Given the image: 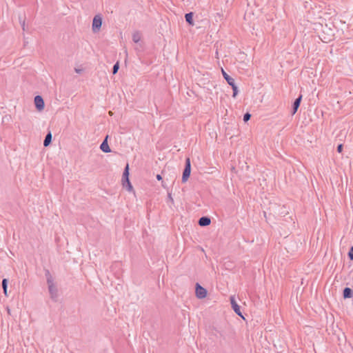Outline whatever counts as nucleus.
<instances>
[{"instance_id":"f257e3e1","label":"nucleus","mask_w":353,"mask_h":353,"mask_svg":"<svg viewBox=\"0 0 353 353\" xmlns=\"http://www.w3.org/2000/svg\"><path fill=\"white\" fill-rule=\"evenodd\" d=\"M46 276L47 283L48 285V290L50 295V298L54 301H57L58 298V290L54 283L53 278L50 274L49 270H46Z\"/></svg>"},{"instance_id":"f03ea898","label":"nucleus","mask_w":353,"mask_h":353,"mask_svg":"<svg viewBox=\"0 0 353 353\" xmlns=\"http://www.w3.org/2000/svg\"><path fill=\"white\" fill-rule=\"evenodd\" d=\"M195 294L198 299H204L207 296V290L199 283H196L195 285Z\"/></svg>"},{"instance_id":"7ed1b4c3","label":"nucleus","mask_w":353,"mask_h":353,"mask_svg":"<svg viewBox=\"0 0 353 353\" xmlns=\"http://www.w3.org/2000/svg\"><path fill=\"white\" fill-rule=\"evenodd\" d=\"M102 25V19L99 15L94 16L92 21V30L94 32H98Z\"/></svg>"},{"instance_id":"20e7f679","label":"nucleus","mask_w":353,"mask_h":353,"mask_svg":"<svg viewBox=\"0 0 353 353\" xmlns=\"http://www.w3.org/2000/svg\"><path fill=\"white\" fill-rule=\"evenodd\" d=\"M121 183L123 188L125 189L130 192H134L132 183L130 181V178H122Z\"/></svg>"},{"instance_id":"39448f33","label":"nucleus","mask_w":353,"mask_h":353,"mask_svg":"<svg viewBox=\"0 0 353 353\" xmlns=\"http://www.w3.org/2000/svg\"><path fill=\"white\" fill-rule=\"evenodd\" d=\"M230 303L232 305V307L233 310L235 312V313L239 315V316L243 317L242 313L240 310L239 305L237 304L235 298L234 296H230Z\"/></svg>"},{"instance_id":"423d86ee","label":"nucleus","mask_w":353,"mask_h":353,"mask_svg":"<svg viewBox=\"0 0 353 353\" xmlns=\"http://www.w3.org/2000/svg\"><path fill=\"white\" fill-rule=\"evenodd\" d=\"M34 104L37 109L39 111L43 110L45 103L42 97L37 95L34 97Z\"/></svg>"},{"instance_id":"0eeeda50","label":"nucleus","mask_w":353,"mask_h":353,"mask_svg":"<svg viewBox=\"0 0 353 353\" xmlns=\"http://www.w3.org/2000/svg\"><path fill=\"white\" fill-rule=\"evenodd\" d=\"M190 173H191L190 160V158H187L185 159V168L183 172L182 176H183V177L190 176Z\"/></svg>"},{"instance_id":"6e6552de","label":"nucleus","mask_w":353,"mask_h":353,"mask_svg":"<svg viewBox=\"0 0 353 353\" xmlns=\"http://www.w3.org/2000/svg\"><path fill=\"white\" fill-rule=\"evenodd\" d=\"M109 136L107 135L100 145V149L105 153L111 152V150L108 145V139Z\"/></svg>"},{"instance_id":"1a4fd4ad","label":"nucleus","mask_w":353,"mask_h":353,"mask_svg":"<svg viewBox=\"0 0 353 353\" xmlns=\"http://www.w3.org/2000/svg\"><path fill=\"white\" fill-rule=\"evenodd\" d=\"M301 99H302V95H300L294 101V103H293V105H292V115H294L297 112V110H298V109H299V108L300 106Z\"/></svg>"},{"instance_id":"9d476101","label":"nucleus","mask_w":353,"mask_h":353,"mask_svg":"<svg viewBox=\"0 0 353 353\" xmlns=\"http://www.w3.org/2000/svg\"><path fill=\"white\" fill-rule=\"evenodd\" d=\"M210 223L211 220L208 216H202L199 220V225L200 226H208Z\"/></svg>"},{"instance_id":"9b49d317","label":"nucleus","mask_w":353,"mask_h":353,"mask_svg":"<svg viewBox=\"0 0 353 353\" xmlns=\"http://www.w3.org/2000/svg\"><path fill=\"white\" fill-rule=\"evenodd\" d=\"M344 299H350L353 296V290L350 288H345L343 292Z\"/></svg>"},{"instance_id":"f8f14e48","label":"nucleus","mask_w":353,"mask_h":353,"mask_svg":"<svg viewBox=\"0 0 353 353\" xmlns=\"http://www.w3.org/2000/svg\"><path fill=\"white\" fill-rule=\"evenodd\" d=\"M222 74L224 77V79L226 80L227 83L230 85L235 83L234 79L232 78L230 75H228L223 69H222Z\"/></svg>"},{"instance_id":"ddd939ff","label":"nucleus","mask_w":353,"mask_h":353,"mask_svg":"<svg viewBox=\"0 0 353 353\" xmlns=\"http://www.w3.org/2000/svg\"><path fill=\"white\" fill-rule=\"evenodd\" d=\"M185 19L186 22L188 24H190L191 26L194 25V22H193V12L186 13L185 14Z\"/></svg>"},{"instance_id":"4468645a","label":"nucleus","mask_w":353,"mask_h":353,"mask_svg":"<svg viewBox=\"0 0 353 353\" xmlns=\"http://www.w3.org/2000/svg\"><path fill=\"white\" fill-rule=\"evenodd\" d=\"M51 142H52V133H51V132H49L45 137V139L43 141V145L45 147H47L51 143Z\"/></svg>"},{"instance_id":"2eb2a0df","label":"nucleus","mask_w":353,"mask_h":353,"mask_svg":"<svg viewBox=\"0 0 353 353\" xmlns=\"http://www.w3.org/2000/svg\"><path fill=\"white\" fill-rule=\"evenodd\" d=\"M2 288L4 294L7 296V289H8V279H3L2 281Z\"/></svg>"},{"instance_id":"dca6fc26","label":"nucleus","mask_w":353,"mask_h":353,"mask_svg":"<svg viewBox=\"0 0 353 353\" xmlns=\"http://www.w3.org/2000/svg\"><path fill=\"white\" fill-rule=\"evenodd\" d=\"M141 39L140 34L138 32H136L132 35V40L134 43H138Z\"/></svg>"},{"instance_id":"f3484780","label":"nucleus","mask_w":353,"mask_h":353,"mask_svg":"<svg viewBox=\"0 0 353 353\" xmlns=\"http://www.w3.org/2000/svg\"><path fill=\"white\" fill-rule=\"evenodd\" d=\"M230 86L232 87V90H233L232 97H235L237 95V94H238V88H237L236 85L235 84V83H234L233 84L230 85Z\"/></svg>"},{"instance_id":"a211bd4d","label":"nucleus","mask_w":353,"mask_h":353,"mask_svg":"<svg viewBox=\"0 0 353 353\" xmlns=\"http://www.w3.org/2000/svg\"><path fill=\"white\" fill-rule=\"evenodd\" d=\"M122 176H123V177L129 176V165L128 163L126 164L125 168L123 170Z\"/></svg>"},{"instance_id":"6ab92c4d","label":"nucleus","mask_w":353,"mask_h":353,"mask_svg":"<svg viewBox=\"0 0 353 353\" xmlns=\"http://www.w3.org/2000/svg\"><path fill=\"white\" fill-rule=\"evenodd\" d=\"M119 69V63L117 61L114 65L112 68V74H115L117 73L118 70Z\"/></svg>"},{"instance_id":"aec40b11","label":"nucleus","mask_w":353,"mask_h":353,"mask_svg":"<svg viewBox=\"0 0 353 353\" xmlns=\"http://www.w3.org/2000/svg\"><path fill=\"white\" fill-rule=\"evenodd\" d=\"M251 118V114L249 113V112H246L244 115H243V121L245 122H247Z\"/></svg>"},{"instance_id":"412c9836","label":"nucleus","mask_w":353,"mask_h":353,"mask_svg":"<svg viewBox=\"0 0 353 353\" xmlns=\"http://www.w3.org/2000/svg\"><path fill=\"white\" fill-rule=\"evenodd\" d=\"M343 144H339L337 146V151H338V152H339V153L341 152L342 150H343Z\"/></svg>"},{"instance_id":"4be33fe9","label":"nucleus","mask_w":353,"mask_h":353,"mask_svg":"<svg viewBox=\"0 0 353 353\" xmlns=\"http://www.w3.org/2000/svg\"><path fill=\"white\" fill-rule=\"evenodd\" d=\"M20 23L21 24L23 30H25V20H21L20 19Z\"/></svg>"},{"instance_id":"5701e85b","label":"nucleus","mask_w":353,"mask_h":353,"mask_svg":"<svg viewBox=\"0 0 353 353\" xmlns=\"http://www.w3.org/2000/svg\"><path fill=\"white\" fill-rule=\"evenodd\" d=\"M348 257H349V259H350L351 261H352V260H353V253H352V252H351L350 251H349V252H348Z\"/></svg>"},{"instance_id":"b1692460","label":"nucleus","mask_w":353,"mask_h":353,"mask_svg":"<svg viewBox=\"0 0 353 353\" xmlns=\"http://www.w3.org/2000/svg\"><path fill=\"white\" fill-rule=\"evenodd\" d=\"M182 179V183H186L189 178H181Z\"/></svg>"},{"instance_id":"393cba45","label":"nucleus","mask_w":353,"mask_h":353,"mask_svg":"<svg viewBox=\"0 0 353 353\" xmlns=\"http://www.w3.org/2000/svg\"><path fill=\"white\" fill-rule=\"evenodd\" d=\"M81 71H82V70H81V69L75 68V72H76L77 73H81Z\"/></svg>"},{"instance_id":"a878e982","label":"nucleus","mask_w":353,"mask_h":353,"mask_svg":"<svg viewBox=\"0 0 353 353\" xmlns=\"http://www.w3.org/2000/svg\"><path fill=\"white\" fill-rule=\"evenodd\" d=\"M168 199H169V200H170L171 202H173V199L172 198V196H171V194H168Z\"/></svg>"},{"instance_id":"bb28decb","label":"nucleus","mask_w":353,"mask_h":353,"mask_svg":"<svg viewBox=\"0 0 353 353\" xmlns=\"http://www.w3.org/2000/svg\"><path fill=\"white\" fill-rule=\"evenodd\" d=\"M7 312L9 314H10V310L8 307L7 308Z\"/></svg>"},{"instance_id":"cd10ccee","label":"nucleus","mask_w":353,"mask_h":353,"mask_svg":"<svg viewBox=\"0 0 353 353\" xmlns=\"http://www.w3.org/2000/svg\"><path fill=\"white\" fill-rule=\"evenodd\" d=\"M350 251L353 253V246L350 248Z\"/></svg>"},{"instance_id":"c85d7f7f","label":"nucleus","mask_w":353,"mask_h":353,"mask_svg":"<svg viewBox=\"0 0 353 353\" xmlns=\"http://www.w3.org/2000/svg\"><path fill=\"white\" fill-rule=\"evenodd\" d=\"M157 179H158L159 181H160V180H162V179H163V178L159 177V178H157Z\"/></svg>"},{"instance_id":"c756f323","label":"nucleus","mask_w":353,"mask_h":353,"mask_svg":"<svg viewBox=\"0 0 353 353\" xmlns=\"http://www.w3.org/2000/svg\"><path fill=\"white\" fill-rule=\"evenodd\" d=\"M157 176V177H159V176H161V175L158 174H157V176Z\"/></svg>"}]
</instances>
